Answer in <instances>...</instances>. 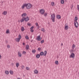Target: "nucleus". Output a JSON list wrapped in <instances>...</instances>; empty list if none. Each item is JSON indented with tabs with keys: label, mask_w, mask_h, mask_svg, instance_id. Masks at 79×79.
Returning a JSON list of instances; mask_svg holds the SVG:
<instances>
[{
	"label": "nucleus",
	"mask_w": 79,
	"mask_h": 79,
	"mask_svg": "<svg viewBox=\"0 0 79 79\" xmlns=\"http://www.w3.org/2000/svg\"><path fill=\"white\" fill-rule=\"evenodd\" d=\"M78 19L77 17L76 16L75 18V21H74V25L75 27H77L78 26H79V23H78V22L77 21Z\"/></svg>",
	"instance_id": "1"
},
{
	"label": "nucleus",
	"mask_w": 79,
	"mask_h": 79,
	"mask_svg": "<svg viewBox=\"0 0 79 79\" xmlns=\"http://www.w3.org/2000/svg\"><path fill=\"white\" fill-rule=\"evenodd\" d=\"M51 20L54 22H55V14L54 13L51 15Z\"/></svg>",
	"instance_id": "2"
},
{
	"label": "nucleus",
	"mask_w": 79,
	"mask_h": 79,
	"mask_svg": "<svg viewBox=\"0 0 79 79\" xmlns=\"http://www.w3.org/2000/svg\"><path fill=\"white\" fill-rule=\"evenodd\" d=\"M32 7V5L30 3L26 4V8L27 9H30Z\"/></svg>",
	"instance_id": "3"
},
{
	"label": "nucleus",
	"mask_w": 79,
	"mask_h": 79,
	"mask_svg": "<svg viewBox=\"0 0 79 79\" xmlns=\"http://www.w3.org/2000/svg\"><path fill=\"white\" fill-rule=\"evenodd\" d=\"M40 13L42 15H44L45 13V10L43 9H41L40 10Z\"/></svg>",
	"instance_id": "4"
},
{
	"label": "nucleus",
	"mask_w": 79,
	"mask_h": 79,
	"mask_svg": "<svg viewBox=\"0 0 79 79\" xmlns=\"http://www.w3.org/2000/svg\"><path fill=\"white\" fill-rule=\"evenodd\" d=\"M75 57V55H74V53H72L70 56V58H74Z\"/></svg>",
	"instance_id": "5"
},
{
	"label": "nucleus",
	"mask_w": 79,
	"mask_h": 79,
	"mask_svg": "<svg viewBox=\"0 0 79 79\" xmlns=\"http://www.w3.org/2000/svg\"><path fill=\"white\" fill-rule=\"evenodd\" d=\"M36 40L38 41H40V40H42V38H40V35H39L38 36H37Z\"/></svg>",
	"instance_id": "6"
},
{
	"label": "nucleus",
	"mask_w": 79,
	"mask_h": 79,
	"mask_svg": "<svg viewBox=\"0 0 79 79\" xmlns=\"http://www.w3.org/2000/svg\"><path fill=\"white\" fill-rule=\"evenodd\" d=\"M24 19H25V21H29V18H28V17H27L26 18L24 17Z\"/></svg>",
	"instance_id": "7"
},
{
	"label": "nucleus",
	"mask_w": 79,
	"mask_h": 79,
	"mask_svg": "<svg viewBox=\"0 0 79 79\" xmlns=\"http://www.w3.org/2000/svg\"><path fill=\"white\" fill-rule=\"evenodd\" d=\"M24 21H25L24 17H23L21 20V22L23 23V22H24Z\"/></svg>",
	"instance_id": "8"
},
{
	"label": "nucleus",
	"mask_w": 79,
	"mask_h": 79,
	"mask_svg": "<svg viewBox=\"0 0 79 79\" xmlns=\"http://www.w3.org/2000/svg\"><path fill=\"white\" fill-rule=\"evenodd\" d=\"M27 15V14H26V13H24L22 14V17H24L25 16H26Z\"/></svg>",
	"instance_id": "9"
},
{
	"label": "nucleus",
	"mask_w": 79,
	"mask_h": 79,
	"mask_svg": "<svg viewBox=\"0 0 79 79\" xmlns=\"http://www.w3.org/2000/svg\"><path fill=\"white\" fill-rule=\"evenodd\" d=\"M26 6V4H23V5L22 6V8H23V9L24 8V7Z\"/></svg>",
	"instance_id": "10"
},
{
	"label": "nucleus",
	"mask_w": 79,
	"mask_h": 79,
	"mask_svg": "<svg viewBox=\"0 0 79 79\" xmlns=\"http://www.w3.org/2000/svg\"><path fill=\"white\" fill-rule=\"evenodd\" d=\"M18 54L19 56H20V57H21L22 54H21V52H18Z\"/></svg>",
	"instance_id": "11"
},
{
	"label": "nucleus",
	"mask_w": 79,
	"mask_h": 79,
	"mask_svg": "<svg viewBox=\"0 0 79 79\" xmlns=\"http://www.w3.org/2000/svg\"><path fill=\"white\" fill-rule=\"evenodd\" d=\"M56 18L57 19H61V16L59 15H58L56 16Z\"/></svg>",
	"instance_id": "12"
},
{
	"label": "nucleus",
	"mask_w": 79,
	"mask_h": 79,
	"mask_svg": "<svg viewBox=\"0 0 79 79\" xmlns=\"http://www.w3.org/2000/svg\"><path fill=\"white\" fill-rule=\"evenodd\" d=\"M29 45H27L26 46V50H29Z\"/></svg>",
	"instance_id": "13"
},
{
	"label": "nucleus",
	"mask_w": 79,
	"mask_h": 79,
	"mask_svg": "<svg viewBox=\"0 0 79 79\" xmlns=\"http://www.w3.org/2000/svg\"><path fill=\"white\" fill-rule=\"evenodd\" d=\"M40 56V54H38L36 55V57L37 58H39Z\"/></svg>",
	"instance_id": "14"
},
{
	"label": "nucleus",
	"mask_w": 79,
	"mask_h": 79,
	"mask_svg": "<svg viewBox=\"0 0 79 79\" xmlns=\"http://www.w3.org/2000/svg\"><path fill=\"white\" fill-rule=\"evenodd\" d=\"M69 28L68 25H67L65 26V30H68Z\"/></svg>",
	"instance_id": "15"
},
{
	"label": "nucleus",
	"mask_w": 79,
	"mask_h": 79,
	"mask_svg": "<svg viewBox=\"0 0 79 79\" xmlns=\"http://www.w3.org/2000/svg\"><path fill=\"white\" fill-rule=\"evenodd\" d=\"M34 73L35 74H38V73H39V72L37 70L35 69L34 71Z\"/></svg>",
	"instance_id": "16"
},
{
	"label": "nucleus",
	"mask_w": 79,
	"mask_h": 79,
	"mask_svg": "<svg viewBox=\"0 0 79 79\" xmlns=\"http://www.w3.org/2000/svg\"><path fill=\"white\" fill-rule=\"evenodd\" d=\"M15 40L16 41V42H19L20 40L18 38H17L15 39Z\"/></svg>",
	"instance_id": "17"
},
{
	"label": "nucleus",
	"mask_w": 79,
	"mask_h": 79,
	"mask_svg": "<svg viewBox=\"0 0 79 79\" xmlns=\"http://www.w3.org/2000/svg\"><path fill=\"white\" fill-rule=\"evenodd\" d=\"M40 56H43V55H44V52H40Z\"/></svg>",
	"instance_id": "18"
},
{
	"label": "nucleus",
	"mask_w": 79,
	"mask_h": 79,
	"mask_svg": "<svg viewBox=\"0 0 79 79\" xmlns=\"http://www.w3.org/2000/svg\"><path fill=\"white\" fill-rule=\"evenodd\" d=\"M2 14H3L4 15H6L7 14V11H4L2 13Z\"/></svg>",
	"instance_id": "19"
},
{
	"label": "nucleus",
	"mask_w": 79,
	"mask_h": 79,
	"mask_svg": "<svg viewBox=\"0 0 79 79\" xmlns=\"http://www.w3.org/2000/svg\"><path fill=\"white\" fill-rule=\"evenodd\" d=\"M44 56H46V55H47V51H45L44 52Z\"/></svg>",
	"instance_id": "20"
},
{
	"label": "nucleus",
	"mask_w": 79,
	"mask_h": 79,
	"mask_svg": "<svg viewBox=\"0 0 79 79\" xmlns=\"http://www.w3.org/2000/svg\"><path fill=\"white\" fill-rule=\"evenodd\" d=\"M18 37L19 38H18V39H19L20 40L21 39V35H20V34L19 35Z\"/></svg>",
	"instance_id": "21"
},
{
	"label": "nucleus",
	"mask_w": 79,
	"mask_h": 79,
	"mask_svg": "<svg viewBox=\"0 0 79 79\" xmlns=\"http://www.w3.org/2000/svg\"><path fill=\"white\" fill-rule=\"evenodd\" d=\"M24 31V28L23 27H21V31L22 32H23Z\"/></svg>",
	"instance_id": "22"
},
{
	"label": "nucleus",
	"mask_w": 79,
	"mask_h": 79,
	"mask_svg": "<svg viewBox=\"0 0 79 79\" xmlns=\"http://www.w3.org/2000/svg\"><path fill=\"white\" fill-rule=\"evenodd\" d=\"M26 70H27L28 71H29L30 70V68H29V67H27L26 68Z\"/></svg>",
	"instance_id": "23"
},
{
	"label": "nucleus",
	"mask_w": 79,
	"mask_h": 79,
	"mask_svg": "<svg viewBox=\"0 0 79 79\" xmlns=\"http://www.w3.org/2000/svg\"><path fill=\"white\" fill-rule=\"evenodd\" d=\"M61 3L62 4H63L64 3V0H61Z\"/></svg>",
	"instance_id": "24"
},
{
	"label": "nucleus",
	"mask_w": 79,
	"mask_h": 79,
	"mask_svg": "<svg viewBox=\"0 0 79 79\" xmlns=\"http://www.w3.org/2000/svg\"><path fill=\"white\" fill-rule=\"evenodd\" d=\"M5 73L6 74H9V72H8V71L6 70L5 71Z\"/></svg>",
	"instance_id": "25"
},
{
	"label": "nucleus",
	"mask_w": 79,
	"mask_h": 79,
	"mask_svg": "<svg viewBox=\"0 0 79 79\" xmlns=\"http://www.w3.org/2000/svg\"><path fill=\"white\" fill-rule=\"evenodd\" d=\"M10 74H13V71L12 70H10Z\"/></svg>",
	"instance_id": "26"
},
{
	"label": "nucleus",
	"mask_w": 79,
	"mask_h": 79,
	"mask_svg": "<svg viewBox=\"0 0 79 79\" xmlns=\"http://www.w3.org/2000/svg\"><path fill=\"white\" fill-rule=\"evenodd\" d=\"M41 31H43V32H45V29H44V28H42L41 30Z\"/></svg>",
	"instance_id": "27"
},
{
	"label": "nucleus",
	"mask_w": 79,
	"mask_h": 79,
	"mask_svg": "<svg viewBox=\"0 0 79 79\" xmlns=\"http://www.w3.org/2000/svg\"><path fill=\"white\" fill-rule=\"evenodd\" d=\"M6 34H8L10 33V31H9V30L8 29L6 31Z\"/></svg>",
	"instance_id": "28"
},
{
	"label": "nucleus",
	"mask_w": 79,
	"mask_h": 79,
	"mask_svg": "<svg viewBox=\"0 0 79 79\" xmlns=\"http://www.w3.org/2000/svg\"><path fill=\"white\" fill-rule=\"evenodd\" d=\"M19 63H16V66L17 67V68H18V67L19 66Z\"/></svg>",
	"instance_id": "29"
},
{
	"label": "nucleus",
	"mask_w": 79,
	"mask_h": 79,
	"mask_svg": "<svg viewBox=\"0 0 79 79\" xmlns=\"http://www.w3.org/2000/svg\"><path fill=\"white\" fill-rule=\"evenodd\" d=\"M75 45H74V44H73L72 45V48L73 50H74V48H75Z\"/></svg>",
	"instance_id": "30"
},
{
	"label": "nucleus",
	"mask_w": 79,
	"mask_h": 79,
	"mask_svg": "<svg viewBox=\"0 0 79 79\" xmlns=\"http://www.w3.org/2000/svg\"><path fill=\"white\" fill-rule=\"evenodd\" d=\"M44 16L45 17H47V13H45V14H44Z\"/></svg>",
	"instance_id": "31"
},
{
	"label": "nucleus",
	"mask_w": 79,
	"mask_h": 79,
	"mask_svg": "<svg viewBox=\"0 0 79 79\" xmlns=\"http://www.w3.org/2000/svg\"><path fill=\"white\" fill-rule=\"evenodd\" d=\"M41 50V48H38L37 50L39 52H40Z\"/></svg>",
	"instance_id": "32"
},
{
	"label": "nucleus",
	"mask_w": 79,
	"mask_h": 79,
	"mask_svg": "<svg viewBox=\"0 0 79 79\" xmlns=\"http://www.w3.org/2000/svg\"><path fill=\"white\" fill-rule=\"evenodd\" d=\"M51 5L52 6H53L54 5V2H51Z\"/></svg>",
	"instance_id": "33"
},
{
	"label": "nucleus",
	"mask_w": 79,
	"mask_h": 79,
	"mask_svg": "<svg viewBox=\"0 0 79 79\" xmlns=\"http://www.w3.org/2000/svg\"><path fill=\"white\" fill-rule=\"evenodd\" d=\"M55 64H58V61H56Z\"/></svg>",
	"instance_id": "34"
},
{
	"label": "nucleus",
	"mask_w": 79,
	"mask_h": 79,
	"mask_svg": "<svg viewBox=\"0 0 79 79\" xmlns=\"http://www.w3.org/2000/svg\"><path fill=\"white\" fill-rule=\"evenodd\" d=\"M35 49H34L32 51V53H35Z\"/></svg>",
	"instance_id": "35"
},
{
	"label": "nucleus",
	"mask_w": 79,
	"mask_h": 79,
	"mask_svg": "<svg viewBox=\"0 0 79 79\" xmlns=\"http://www.w3.org/2000/svg\"><path fill=\"white\" fill-rule=\"evenodd\" d=\"M26 52L25 51H23V54H24V55H26Z\"/></svg>",
	"instance_id": "36"
},
{
	"label": "nucleus",
	"mask_w": 79,
	"mask_h": 79,
	"mask_svg": "<svg viewBox=\"0 0 79 79\" xmlns=\"http://www.w3.org/2000/svg\"><path fill=\"white\" fill-rule=\"evenodd\" d=\"M44 42V40H43L41 41V44H43Z\"/></svg>",
	"instance_id": "37"
},
{
	"label": "nucleus",
	"mask_w": 79,
	"mask_h": 79,
	"mask_svg": "<svg viewBox=\"0 0 79 79\" xmlns=\"http://www.w3.org/2000/svg\"><path fill=\"white\" fill-rule=\"evenodd\" d=\"M77 8H78V10L79 11V5H77Z\"/></svg>",
	"instance_id": "38"
},
{
	"label": "nucleus",
	"mask_w": 79,
	"mask_h": 79,
	"mask_svg": "<svg viewBox=\"0 0 79 79\" xmlns=\"http://www.w3.org/2000/svg\"><path fill=\"white\" fill-rule=\"evenodd\" d=\"M25 38L26 39H29V37L27 36H26L25 37Z\"/></svg>",
	"instance_id": "39"
},
{
	"label": "nucleus",
	"mask_w": 79,
	"mask_h": 79,
	"mask_svg": "<svg viewBox=\"0 0 79 79\" xmlns=\"http://www.w3.org/2000/svg\"><path fill=\"white\" fill-rule=\"evenodd\" d=\"M34 29V27L32 26L30 28V29L31 30H32V29Z\"/></svg>",
	"instance_id": "40"
},
{
	"label": "nucleus",
	"mask_w": 79,
	"mask_h": 79,
	"mask_svg": "<svg viewBox=\"0 0 79 79\" xmlns=\"http://www.w3.org/2000/svg\"><path fill=\"white\" fill-rule=\"evenodd\" d=\"M24 65H22V66L21 68H22V69H24Z\"/></svg>",
	"instance_id": "41"
},
{
	"label": "nucleus",
	"mask_w": 79,
	"mask_h": 79,
	"mask_svg": "<svg viewBox=\"0 0 79 79\" xmlns=\"http://www.w3.org/2000/svg\"><path fill=\"white\" fill-rule=\"evenodd\" d=\"M35 25L36 26H39V25H38L37 23H35Z\"/></svg>",
	"instance_id": "42"
},
{
	"label": "nucleus",
	"mask_w": 79,
	"mask_h": 79,
	"mask_svg": "<svg viewBox=\"0 0 79 79\" xmlns=\"http://www.w3.org/2000/svg\"><path fill=\"white\" fill-rule=\"evenodd\" d=\"M7 48H10V46L9 45H7Z\"/></svg>",
	"instance_id": "43"
},
{
	"label": "nucleus",
	"mask_w": 79,
	"mask_h": 79,
	"mask_svg": "<svg viewBox=\"0 0 79 79\" xmlns=\"http://www.w3.org/2000/svg\"><path fill=\"white\" fill-rule=\"evenodd\" d=\"M11 65L12 66H14V63H12Z\"/></svg>",
	"instance_id": "44"
},
{
	"label": "nucleus",
	"mask_w": 79,
	"mask_h": 79,
	"mask_svg": "<svg viewBox=\"0 0 79 79\" xmlns=\"http://www.w3.org/2000/svg\"><path fill=\"white\" fill-rule=\"evenodd\" d=\"M28 26H31V23H28Z\"/></svg>",
	"instance_id": "45"
},
{
	"label": "nucleus",
	"mask_w": 79,
	"mask_h": 79,
	"mask_svg": "<svg viewBox=\"0 0 79 79\" xmlns=\"http://www.w3.org/2000/svg\"><path fill=\"white\" fill-rule=\"evenodd\" d=\"M31 32H34V30H31Z\"/></svg>",
	"instance_id": "46"
},
{
	"label": "nucleus",
	"mask_w": 79,
	"mask_h": 79,
	"mask_svg": "<svg viewBox=\"0 0 79 79\" xmlns=\"http://www.w3.org/2000/svg\"><path fill=\"white\" fill-rule=\"evenodd\" d=\"M73 5H72V7H71V9L72 10H73Z\"/></svg>",
	"instance_id": "47"
},
{
	"label": "nucleus",
	"mask_w": 79,
	"mask_h": 79,
	"mask_svg": "<svg viewBox=\"0 0 79 79\" xmlns=\"http://www.w3.org/2000/svg\"><path fill=\"white\" fill-rule=\"evenodd\" d=\"M23 45L24 46L25 45V43H23Z\"/></svg>",
	"instance_id": "48"
},
{
	"label": "nucleus",
	"mask_w": 79,
	"mask_h": 79,
	"mask_svg": "<svg viewBox=\"0 0 79 79\" xmlns=\"http://www.w3.org/2000/svg\"><path fill=\"white\" fill-rule=\"evenodd\" d=\"M71 51L72 52H74L73 50H71Z\"/></svg>",
	"instance_id": "49"
},
{
	"label": "nucleus",
	"mask_w": 79,
	"mask_h": 79,
	"mask_svg": "<svg viewBox=\"0 0 79 79\" xmlns=\"http://www.w3.org/2000/svg\"><path fill=\"white\" fill-rule=\"evenodd\" d=\"M18 22H19H19H20V21L19 20L18 21Z\"/></svg>",
	"instance_id": "50"
},
{
	"label": "nucleus",
	"mask_w": 79,
	"mask_h": 79,
	"mask_svg": "<svg viewBox=\"0 0 79 79\" xmlns=\"http://www.w3.org/2000/svg\"><path fill=\"white\" fill-rule=\"evenodd\" d=\"M31 42H33V40H31Z\"/></svg>",
	"instance_id": "51"
},
{
	"label": "nucleus",
	"mask_w": 79,
	"mask_h": 79,
	"mask_svg": "<svg viewBox=\"0 0 79 79\" xmlns=\"http://www.w3.org/2000/svg\"><path fill=\"white\" fill-rule=\"evenodd\" d=\"M61 45L62 46H63V43H61Z\"/></svg>",
	"instance_id": "52"
},
{
	"label": "nucleus",
	"mask_w": 79,
	"mask_h": 79,
	"mask_svg": "<svg viewBox=\"0 0 79 79\" xmlns=\"http://www.w3.org/2000/svg\"><path fill=\"white\" fill-rule=\"evenodd\" d=\"M6 44H7V41H6Z\"/></svg>",
	"instance_id": "53"
},
{
	"label": "nucleus",
	"mask_w": 79,
	"mask_h": 79,
	"mask_svg": "<svg viewBox=\"0 0 79 79\" xmlns=\"http://www.w3.org/2000/svg\"><path fill=\"white\" fill-rule=\"evenodd\" d=\"M17 79H21V78H18Z\"/></svg>",
	"instance_id": "54"
},
{
	"label": "nucleus",
	"mask_w": 79,
	"mask_h": 79,
	"mask_svg": "<svg viewBox=\"0 0 79 79\" xmlns=\"http://www.w3.org/2000/svg\"><path fill=\"white\" fill-rule=\"evenodd\" d=\"M1 58V55H0V59Z\"/></svg>",
	"instance_id": "55"
},
{
	"label": "nucleus",
	"mask_w": 79,
	"mask_h": 79,
	"mask_svg": "<svg viewBox=\"0 0 79 79\" xmlns=\"http://www.w3.org/2000/svg\"><path fill=\"white\" fill-rule=\"evenodd\" d=\"M76 26H77V24H76Z\"/></svg>",
	"instance_id": "56"
}]
</instances>
